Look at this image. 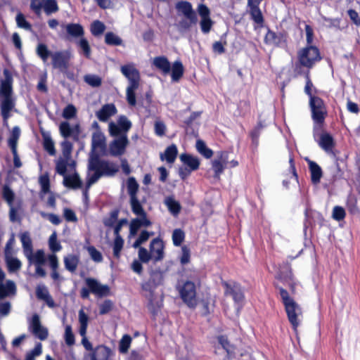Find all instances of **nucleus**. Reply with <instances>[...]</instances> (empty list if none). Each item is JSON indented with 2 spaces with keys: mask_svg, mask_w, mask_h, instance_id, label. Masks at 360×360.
Wrapping results in <instances>:
<instances>
[{
  "mask_svg": "<svg viewBox=\"0 0 360 360\" xmlns=\"http://www.w3.org/2000/svg\"><path fill=\"white\" fill-rule=\"evenodd\" d=\"M59 132L61 136L64 138V140L60 143L63 157H60L56 162V172L58 174H65L73 150V143L68 139L71 138L75 142L79 141L81 133L80 125L76 124L72 127L68 122L64 121L59 125Z\"/></svg>",
  "mask_w": 360,
  "mask_h": 360,
  "instance_id": "1",
  "label": "nucleus"
},
{
  "mask_svg": "<svg viewBox=\"0 0 360 360\" xmlns=\"http://www.w3.org/2000/svg\"><path fill=\"white\" fill-rule=\"evenodd\" d=\"M127 188L129 195L131 212L139 217L131 219L129 224V233L134 236L137 234L141 226L148 227L151 226L152 222L148 218L147 213L138 198L139 185L134 177H129L127 181Z\"/></svg>",
  "mask_w": 360,
  "mask_h": 360,
  "instance_id": "2",
  "label": "nucleus"
},
{
  "mask_svg": "<svg viewBox=\"0 0 360 360\" xmlns=\"http://www.w3.org/2000/svg\"><path fill=\"white\" fill-rule=\"evenodd\" d=\"M4 78L0 81V112L4 124H7L12 116L11 112L15 109V99L13 97V79L8 69L4 70Z\"/></svg>",
  "mask_w": 360,
  "mask_h": 360,
  "instance_id": "3",
  "label": "nucleus"
},
{
  "mask_svg": "<svg viewBox=\"0 0 360 360\" xmlns=\"http://www.w3.org/2000/svg\"><path fill=\"white\" fill-rule=\"evenodd\" d=\"M88 170L94 174L86 180V188L98 181L102 176H113L119 172L118 166L112 162L102 160L97 153L91 155L89 160Z\"/></svg>",
  "mask_w": 360,
  "mask_h": 360,
  "instance_id": "4",
  "label": "nucleus"
},
{
  "mask_svg": "<svg viewBox=\"0 0 360 360\" xmlns=\"http://www.w3.org/2000/svg\"><path fill=\"white\" fill-rule=\"evenodd\" d=\"M322 57L316 46H306L297 52V62L295 65L294 72L296 76L302 75L305 72L303 68L310 71L314 65L321 61Z\"/></svg>",
  "mask_w": 360,
  "mask_h": 360,
  "instance_id": "5",
  "label": "nucleus"
},
{
  "mask_svg": "<svg viewBox=\"0 0 360 360\" xmlns=\"http://www.w3.org/2000/svg\"><path fill=\"white\" fill-rule=\"evenodd\" d=\"M284 306L288 319L294 330H296L300 323L299 316L302 315L301 307L290 296L289 292L282 287L278 288Z\"/></svg>",
  "mask_w": 360,
  "mask_h": 360,
  "instance_id": "6",
  "label": "nucleus"
},
{
  "mask_svg": "<svg viewBox=\"0 0 360 360\" xmlns=\"http://www.w3.org/2000/svg\"><path fill=\"white\" fill-rule=\"evenodd\" d=\"M163 275L160 271H152L148 281L141 283V288L143 291L149 293L148 296V308L153 315H156L161 306L157 302H154L155 290L162 284Z\"/></svg>",
  "mask_w": 360,
  "mask_h": 360,
  "instance_id": "7",
  "label": "nucleus"
},
{
  "mask_svg": "<svg viewBox=\"0 0 360 360\" xmlns=\"http://www.w3.org/2000/svg\"><path fill=\"white\" fill-rule=\"evenodd\" d=\"M84 281L87 288H82L80 290V297L82 299H88L90 293L99 297H105L110 294V287L108 285H102L96 278H86Z\"/></svg>",
  "mask_w": 360,
  "mask_h": 360,
  "instance_id": "8",
  "label": "nucleus"
},
{
  "mask_svg": "<svg viewBox=\"0 0 360 360\" xmlns=\"http://www.w3.org/2000/svg\"><path fill=\"white\" fill-rule=\"evenodd\" d=\"M309 104L313 121L318 124L323 125L328 115L324 101L319 96L311 97Z\"/></svg>",
  "mask_w": 360,
  "mask_h": 360,
  "instance_id": "9",
  "label": "nucleus"
},
{
  "mask_svg": "<svg viewBox=\"0 0 360 360\" xmlns=\"http://www.w3.org/2000/svg\"><path fill=\"white\" fill-rule=\"evenodd\" d=\"M179 292L182 301L191 309H194L197 306L196 299V286L191 281H185L179 288Z\"/></svg>",
  "mask_w": 360,
  "mask_h": 360,
  "instance_id": "10",
  "label": "nucleus"
},
{
  "mask_svg": "<svg viewBox=\"0 0 360 360\" xmlns=\"http://www.w3.org/2000/svg\"><path fill=\"white\" fill-rule=\"evenodd\" d=\"M224 289V296H230L236 303H241L245 299L243 288L238 282L235 281H221Z\"/></svg>",
  "mask_w": 360,
  "mask_h": 360,
  "instance_id": "11",
  "label": "nucleus"
},
{
  "mask_svg": "<svg viewBox=\"0 0 360 360\" xmlns=\"http://www.w3.org/2000/svg\"><path fill=\"white\" fill-rule=\"evenodd\" d=\"M288 34L286 31L276 32L270 28L264 37V42L266 45L274 46L278 48H285L288 46Z\"/></svg>",
  "mask_w": 360,
  "mask_h": 360,
  "instance_id": "12",
  "label": "nucleus"
},
{
  "mask_svg": "<svg viewBox=\"0 0 360 360\" xmlns=\"http://www.w3.org/2000/svg\"><path fill=\"white\" fill-rule=\"evenodd\" d=\"M71 54L68 51H58L51 54V64L53 68L65 72L69 68Z\"/></svg>",
  "mask_w": 360,
  "mask_h": 360,
  "instance_id": "13",
  "label": "nucleus"
},
{
  "mask_svg": "<svg viewBox=\"0 0 360 360\" xmlns=\"http://www.w3.org/2000/svg\"><path fill=\"white\" fill-rule=\"evenodd\" d=\"M131 125V121L127 117L120 116L117 124L112 122L109 124V133L110 136H127Z\"/></svg>",
  "mask_w": 360,
  "mask_h": 360,
  "instance_id": "14",
  "label": "nucleus"
},
{
  "mask_svg": "<svg viewBox=\"0 0 360 360\" xmlns=\"http://www.w3.org/2000/svg\"><path fill=\"white\" fill-rule=\"evenodd\" d=\"M115 139L109 144V152L112 156L117 157L124 154L129 145L127 136H112Z\"/></svg>",
  "mask_w": 360,
  "mask_h": 360,
  "instance_id": "15",
  "label": "nucleus"
},
{
  "mask_svg": "<svg viewBox=\"0 0 360 360\" xmlns=\"http://www.w3.org/2000/svg\"><path fill=\"white\" fill-rule=\"evenodd\" d=\"M29 330L40 340H46L49 335L48 329L41 325L40 317L37 314L32 315L29 324Z\"/></svg>",
  "mask_w": 360,
  "mask_h": 360,
  "instance_id": "16",
  "label": "nucleus"
},
{
  "mask_svg": "<svg viewBox=\"0 0 360 360\" xmlns=\"http://www.w3.org/2000/svg\"><path fill=\"white\" fill-rule=\"evenodd\" d=\"M263 0H248V7L251 19L259 27H263L264 18L259 8V5Z\"/></svg>",
  "mask_w": 360,
  "mask_h": 360,
  "instance_id": "17",
  "label": "nucleus"
},
{
  "mask_svg": "<svg viewBox=\"0 0 360 360\" xmlns=\"http://www.w3.org/2000/svg\"><path fill=\"white\" fill-rule=\"evenodd\" d=\"M324 219L323 215L310 208H306L304 211V230L306 231L309 227L315 226L317 222L319 225H323Z\"/></svg>",
  "mask_w": 360,
  "mask_h": 360,
  "instance_id": "18",
  "label": "nucleus"
},
{
  "mask_svg": "<svg viewBox=\"0 0 360 360\" xmlns=\"http://www.w3.org/2000/svg\"><path fill=\"white\" fill-rule=\"evenodd\" d=\"M121 72L129 80V85L139 86L140 73L133 64L122 65Z\"/></svg>",
  "mask_w": 360,
  "mask_h": 360,
  "instance_id": "19",
  "label": "nucleus"
},
{
  "mask_svg": "<svg viewBox=\"0 0 360 360\" xmlns=\"http://www.w3.org/2000/svg\"><path fill=\"white\" fill-rule=\"evenodd\" d=\"M176 9L185 16V18L191 21V22H198V16L195 11L193 9L191 2L187 1H181L176 4Z\"/></svg>",
  "mask_w": 360,
  "mask_h": 360,
  "instance_id": "20",
  "label": "nucleus"
},
{
  "mask_svg": "<svg viewBox=\"0 0 360 360\" xmlns=\"http://www.w3.org/2000/svg\"><path fill=\"white\" fill-rule=\"evenodd\" d=\"M164 248L165 245L163 240L160 237L153 238L150 241L149 250L153 256V259L155 262L163 259L165 256Z\"/></svg>",
  "mask_w": 360,
  "mask_h": 360,
  "instance_id": "21",
  "label": "nucleus"
},
{
  "mask_svg": "<svg viewBox=\"0 0 360 360\" xmlns=\"http://www.w3.org/2000/svg\"><path fill=\"white\" fill-rule=\"evenodd\" d=\"M12 243V239H10L6 245L5 248V257H6V263L7 265V268L9 272H15L18 271L21 266V262L16 257H10L8 255L11 254V245Z\"/></svg>",
  "mask_w": 360,
  "mask_h": 360,
  "instance_id": "22",
  "label": "nucleus"
},
{
  "mask_svg": "<svg viewBox=\"0 0 360 360\" xmlns=\"http://www.w3.org/2000/svg\"><path fill=\"white\" fill-rule=\"evenodd\" d=\"M112 351L108 347L100 345L94 348L90 358L91 360H109Z\"/></svg>",
  "mask_w": 360,
  "mask_h": 360,
  "instance_id": "23",
  "label": "nucleus"
},
{
  "mask_svg": "<svg viewBox=\"0 0 360 360\" xmlns=\"http://www.w3.org/2000/svg\"><path fill=\"white\" fill-rule=\"evenodd\" d=\"M117 113V108L113 103L105 104L96 112V115L101 122H106Z\"/></svg>",
  "mask_w": 360,
  "mask_h": 360,
  "instance_id": "24",
  "label": "nucleus"
},
{
  "mask_svg": "<svg viewBox=\"0 0 360 360\" xmlns=\"http://www.w3.org/2000/svg\"><path fill=\"white\" fill-rule=\"evenodd\" d=\"M63 176V185L69 188L77 189L82 187V182L77 173L68 175L67 172L65 174H60Z\"/></svg>",
  "mask_w": 360,
  "mask_h": 360,
  "instance_id": "25",
  "label": "nucleus"
},
{
  "mask_svg": "<svg viewBox=\"0 0 360 360\" xmlns=\"http://www.w3.org/2000/svg\"><path fill=\"white\" fill-rule=\"evenodd\" d=\"M27 257L30 265L34 264L35 266L44 265L46 262L45 254L43 250H37L34 254L33 250L24 254Z\"/></svg>",
  "mask_w": 360,
  "mask_h": 360,
  "instance_id": "26",
  "label": "nucleus"
},
{
  "mask_svg": "<svg viewBox=\"0 0 360 360\" xmlns=\"http://www.w3.org/2000/svg\"><path fill=\"white\" fill-rule=\"evenodd\" d=\"M307 162L311 174V183L315 185L319 184L323 176V172L321 167L314 161L308 160Z\"/></svg>",
  "mask_w": 360,
  "mask_h": 360,
  "instance_id": "27",
  "label": "nucleus"
},
{
  "mask_svg": "<svg viewBox=\"0 0 360 360\" xmlns=\"http://www.w3.org/2000/svg\"><path fill=\"white\" fill-rule=\"evenodd\" d=\"M181 161L189 167L190 171H195L199 169L200 162L198 158L188 153H182L180 155Z\"/></svg>",
  "mask_w": 360,
  "mask_h": 360,
  "instance_id": "28",
  "label": "nucleus"
},
{
  "mask_svg": "<svg viewBox=\"0 0 360 360\" xmlns=\"http://www.w3.org/2000/svg\"><path fill=\"white\" fill-rule=\"evenodd\" d=\"M153 64L164 75L169 74L171 71V64L167 58L164 56L155 57Z\"/></svg>",
  "mask_w": 360,
  "mask_h": 360,
  "instance_id": "29",
  "label": "nucleus"
},
{
  "mask_svg": "<svg viewBox=\"0 0 360 360\" xmlns=\"http://www.w3.org/2000/svg\"><path fill=\"white\" fill-rule=\"evenodd\" d=\"M319 145L325 151L330 152L335 147V141L333 137L329 133L323 132L320 135Z\"/></svg>",
  "mask_w": 360,
  "mask_h": 360,
  "instance_id": "30",
  "label": "nucleus"
},
{
  "mask_svg": "<svg viewBox=\"0 0 360 360\" xmlns=\"http://www.w3.org/2000/svg\"><path fill=\"white\" fill-rule=\"evenodd\" d=\"M65 30L68 37L72 38L82 37L84 34V30L79 23H69L65 26Z\"/></svg>",
  "mask_w": 360,
  "mask_h": 360,
  "instance_id": "31",
  "label": "nucleus"
},
{
  "mask_svg": "<svg viewBox=\"0 0 360 360\" xmlns=\"http://www.w3.org/2000/svg\"><path fill=\"white\" fill-rule=\"evenodd\" d=\"M65 268L70 272L74 273L79 265V257L77 255L70 254L63 258Z\"/></svg>",
  "mask_w": 360,
  "mask_h": 360,
  "instance_id": "32",
  "label": "nucleus"
},
{
  "mask_svg": "<svg viewBox=\"0 0 360 360\" xmlns=\"http://www.w3.org/2000/svg\"><path fill=\"white\" fill-rule=\"evenodd\" d=\"M48 258L49 262V266L51 269V278L55 281L62 280V278L58 271L59 262L57 256L54 254H52L49 255Z\"/></svg>",
  "mask_w": 360,
  "mask_h": 360,
  "instance_id": "33",
  "label": "nucleus"
},
{
  "mask_svg": "<svg viewBox=\"0 0 360 360\" xmlns=\"http://www.w3.org/2000/svg\"><path fill=\"white\" fill-rule=\"evenodd\" d=\"M178 155V149L175 144H172L167 147L165 153L160 154L161 160H165L168 163H173Z\"/></svg>",
  "mask_w": 360,
  "mask_h": 360,
  "instance_id": "34",
  "label": "nucleus"
},
{
  "mask_svg": "<svg viewBox=\"0 0 360 360\" xmlns=\"http://www.w3.org/2000/svg\"><path fill=\"white\" fill-rule=\"evenodd\" d=\"M16 292L15 284L13 281L8 280L5 284L0 283V299H4Z\"/></svg>",
  "mask_w": 360,
  "mask_h": 360,
  "instance_id": "35",
  "label": "nucleus"
},
{
  "mask_svg": "<svg viewBox=\"0 0 360 360\" xmlns=\"http://www.w3.org/2000/svg\"><path fill=\"white\" fill-rule=\"evenodd\" d=\"M171 77L172 81L178 82L183 77L184 72V68L180 60H176L171 66Z\"/></svg>",
  "mask_w": 360,
  "mask_h": 360,
  "instance_id": "36",
  "label": "nucleus"
},
{
  "mask_svg": "<svg viewBox=\"0 0 360 360\" xmlns=\"http://www.w3.org/2000/svg\"><path fill=\"white\" fill-rule=\"evenodd\" d=\"M357 202L358 200L355 195L350 194L348 195L346 202V207L349 212L352 215L357 214L359 212V208L357 205Z\"/></svg>",
  "mask_w": 360,
  "mask_h": 360,
  "instance_id": "37",
  "label": "nucleus"
},
{
  "mask_svg": "<svg viewBox=\"0 0 360 360\" xmlns=\"http://www.w3.org/2000/svg\"><path fill=\"white\" fill-rule=\"evenodd\" d=\"M195 147L198 152L207 159L212 158L213 155L212 150L206 146L205 143L201 139L197 140Z\"/></svg>",
  "mask_w": 360,
  "mask_h": 360,
  "instance_id": "38",
  "label": "nucleus"
},
{
  "mask_svg": "<svg viewBox=\"0 0 360 360\" xmlns=\"http://www.w3.org/2000/svg\"><path fill=\"white\" fill-rule=\"evenodd\" d=\"M43 148L51 156H54L56 153L55 143L49 135H43Z\"/></svg>",
  "mask_w": 360,
  "mask_h": 360,
  "instance_id": "39",
  "label": "nucleus"
},
{
  "mask_svg": "<svg viewBox=\"0 0 360 360\" xmlns=\"http://www.w3.org/2000/svg\"><path fill=\"white\" fill-rule=\"evenodd\" d=\"M165 203L167 206L169 211L174 215L177 216L181 210V206L179 202L174 200L173 198H168Z\"/></svg>",
  "mask_w": 360,
  "mask_h": 360,
  "instance_id": "40",
  "label": "nucleus"
},
{
  "mask_svg": "<svg viewBox=\"0 0 360 360\" xmlns=\"http://www.w3.org/2000/svg\"><path fill=\"white\" fill-rule=\"evenodd\" d=\"M303 75H304L306 79L304 93L309 97V99H311V97H318L317 96L313 95V90L316 91V89L314 87L313 82L310 78L309 71L307 70Z\"/></svg>",
  "mask_w": 360,
  "mask_h": 360,
  "instance_id": "41",
  "label": "nucleus"
},
{
  "mask_svg": "<svg viewBox=\"0 0 360 360\" xmlns=\"http://www.w3.org/2000/svg\"><path fill=\"white\" fill-rule=\"evenodd\" d=\"M20 240L23 248V253L29 252L30 254V251L33 250V246L29 233H22L20 235Z\"/></svg>",
  "mask_w": 360,
  "mask_h": 360,
  "instance_id": "42",
  "label": "nucleus"
},
{
  "mask_svg": "<svg viewBox=\"0 0 360 360\" xmlns=\"http://www.w3.org/2000/svg\"><path fill=\"white\" fill-rule=\"evenodd\" d=\"M79 334H84L87 332L88 323H89V316L84 311L83 309H80L79 311Z\"/></svg>",
  "mask_w": 360,
  "mask_h": 360,
  "instance_id": "43",
  "label": "nucleus"
},
{
  "mask_svg": "<svg viewBox=\"0 0 360 360\" xmlns=\"http://www.w3.org/2000/svg\"><path fill=\"white\" fill-rule=\"evenodd\" d=\"M120 214L119 209H115L110 212L109 217L103 219V224L106 227L112 228L117 224Z\"/></svg>",
  "mask_w": 360,
  "mask_h": 360,
  "instance_id": "44",
  "label": "nucleus"
},
{
  "mask_svg": "<svg viewBox=\"0 0 360 360\" xmlns=\"http://www.w3.org/2000/svg\"><path fill=\"white\" fill-rule=\"evenodd\" d=\"M281 281L288 285L290 290L291 294L295 295L296 293V283L294 280V276L291 270L289 271L288 274L281 278Z\"/></svg>",
  "mask_w": 360,
  "mask_h": 360,
  "instance_id": "45",
  "label": "nucleus"
},
{
  "mask_svg": "<svg viewBox=\"0 0 360 360\" xmlns=\"http://www.w3.org/2000/svg\"><path fill=\"white\" fill-rule=\"evenodd\" d=\"M22 202L19 201L15 205L14 204L9 205V219L11 222L20 221L18 216V210L21 208Z\"/></svg>",
  "mask_w": 360,
  "mask_h": 360,
  "instance_id": "46",
  "label": "nucleus"
},
{
  "mask_svg": "<svg viewBox=\"0 0 360 360\" xmlns=\"http://www.w3.org/2000/svg\"><path fill=\"white\" fill-rule=\"evenodd\" d=\"M43 8L45 13L48 15L59 11L56 0H45Z\"/></svg>",
  "mask_w": 360,
  "mask_h": 360,
  "instance_id": "47",
  "label": "nucleus"
},
{
  "mask_svg": "<svg viewBox=\"0 0 360 360\" xmlns=\"http://www.w3.org/2000/svg\"><path fill=\"white\" fill-rule=\"evenodd\" d=\"M2 198L6 200L8 205L13 204L15 193L7 184H5L2 188Z\"/></svg>",
  "mask_w": 360,
  "mask_h": 360,
  "instance_id": "48",
  "label": "nucleus"
},
{
  "mask_svg": "<svg viewBox=\"0 0 360 360\" xmlns=\"http://www.w3.org/2000/svg\"><path fill=\"white\" fill-rule=\"evenodd\" d=\"M37 54L44 61L46 62L49 57H51L52 52H51L45 44H39L37 47Z\"/></svg>",
  "mask_w": 360,
  "mask_h": 360,
  "instance_id": "49",
  "label": "nucleus"
},
{
  "mask_svg": "<svg viewBox=\"0 0 360 360\" xmlns=\"http://www.w3.org/2000/svg\"><path fill=\"white\" fill-rule=\"evenodd\" d=\"M105 42L110 46H120L122 44V39L112 32L105 34Z\"/></svg>",
  "mask_w": 360,
  "mask_h": 360,
  "instance_id": "50",
  "label": "nucleus"
},
{
  "mask_svg": "<svg viewBox=\"0 0 360 360\" xmlns=\"http://www.w3.org/2000/svg\"><path fill=\"white\" fill-rule=\"evenodd\" d=\"M172 242L174 246H180L185 239V233L181 229H176L172 233Z\"/></svg>",
  "mask_w": 360,
  "mask_h": 360,
  "instance_id": "51",
  "label": "nucleus"
},
{
  "mask_svg": "<svg viewBox=\"0 0 360 360\" xmlns=\"http://www.w3.org/2000/svg\"><path fill=\"white\" fill-rule=\"evenodd\" d=\"M105 30V25L98 20H94L91 25V32L94 36L102 34Z\"/></svg>",
  "mask_w": 360,
  "mask_h": 360,
  "instance_id": "52",
  "label": "nucleus"
},
{
  "mask_svg": "<svg viewBox=\"0 0 360 360\" xmlns=\"http://www.w3.org/2000/svg\"><path fill=\"white\" fill-rule=\"evenodd\" d=\"M131 337L129 335H124L119 343V351L122 354H125L128 352L131 342Z\"/></svg>",
  "mask_w": 360,
  "mask_h": 360,
  "instance_id": "53",
  "label": "nucleus"
},
{
  "mask_svg": "<svg viewBox=\"0 0 360 360\" xmlns=\"http://www.w3.org/2000/svg\"><path fill=\"white\" fill-rule=\"evenodd\" d=\"M154 235V232H149L146 230L141 231L139 238L133 243V248H137L141 246V244L146 242L149 238Z\"/></svg>",
  "mask_w": 360,
  "mask_h": 360,
  "instance_id": "54",
  "label": "nucleus"
},
{
  "mask_svg": "<svg viewBox=\"0 0 360 360\" xmlns=\"http://www.w3.org/2000/svg\"><path fill=\"white\" fill-rule=\"evenodd\" d=\"M139 86L129 85L127 88V101L129 105L134 106L136 104L135 91Z\"/></svg>",
  "mask_w": 360,
  "mask_h": 360,
  "instance_id": "55",
  "label": "nucleus"
},
{
  "mask_svg": "<svg viewBox=\"0 0 360 360\" xmlns=\"http://www.w3.org/2000/svg\"><path fill=\"white\" fill-rule=\"evenodd\" d=\"M226 166L224 164L221 162V161H218L214 160L212 162V168L214 171V178L219 179L221 174L224 172Z\"/></svg>",
  "mask_w": 360,
  "mask_h": 360,
  "instance_id": "56",
  "label": "nucleus"
},
{
  "mask_svg": "<svg viewBox=\"0 0 360 360\" xmlns=\"http://www.w3.org/2000/svg\"><path fill=\"white\" fill-rule=\"evenodd\" d=\"M238 110L240 117H245L250 113V102L249 100L240 101L238 105Z\"/></svg>",
  "mask_w": 360,
  "mask_h": 360,
  "instance_id": "57",
  "label": "nucleus"
},
{
  "mask_svg": "<svg viewBox=\"0 0 360 360\" xmlns=\"http://www.w3.org/2000/svg\"><path fill=\"white\" fill-rule=\"evenodd\" d=\"M219 343L226 351L228 355H231L234 352L233 346L229 342L227 336L219 335L217 337Z\"/></svg>",
  "mask_w": 360,
  "mask_h": 360,
  "instance_id": "58",
  "label": "nucleus"
},
{
  "mask_svg": "<svg viewBox=\"0 0 360 360\" xmlns=\"http://www.w3.org/2000/svg\"><path fill=\"white\" fill-rule=\"evenodd\" d=\"M105 137L101 134H94L92 137L91 146L93 150L100 148H103L105 146Z\"/></svg>",
  "mask_w": 360,
  "mask_h": 360,
  "instance_id": "59",
  "label": "nucleus"
},
{
  "mask_svg": "<svg viewBox=\"0 0 360 360\" xmlns=\"http://www.w3.org/2000/svg\"><path fill=\"white\" fill-rule=\"evenodd\" d=\"M84 82L92 87H98L102 84L101 78L96 75H86L84 77Z\"/></svg>",
  "mask_w": 360,
  "mask_h": 360,
  "instance_id": "60",
  "label": "nucleus"
},
{
  "mask_svg": "<svg viewBox=\"0 0 360 360\" xmlns=\"http://www.w3.org/2000/svg\"><path fill=\"white\" fill-rule=\"evenodd\" d=\"M64 339L66 345L69 347L74 345L75 343V335L70 325H67L65 328Z\"/></svg>",
  "mask_w": 360,
  "mask_h": 360,
  "instance_id": "61",
  "label": "nucleus"
},
{
  "mask_svg": "<svg viewBox=\"0 0 360 360\" xmlns=\"http://www.w3.org/2000/svg\"><path fill=\"white\" fill-rule=\"evenodd\" d=\"M124 240L122 236L115 237L113 243V255L116 258H120V252L123 248Z\"/></svg>",
  "mask_w": 360,
  "mask_h": 360,
  "instance_id": "62",
  "label": "nucleus"
},
{
  "mask_svg": "<svg viewBox=\"0 0 360 360\" xmlns=\"http://www.w3.org/2000/svg\"><path fill=\"white\" fill-rule=\"evenodd\" d=\"M49 248L53 252H56L62 249V246L60 243L57 240V235L56 232H53L49 237Z\"/></svg>",
  "mask_w": 360,
  "mask_h": 360,
  "instance_id": "63",
  "label": "nucleus"
},
{
  "mask_svg": "<svg viewBox=\"0 0 360 360\" xmlns=\"http://www.w3.org/2000/svg\"><path fill=\"white\" fill-rule=\"evenodd\" d=\"M42 352L41 344L37 343L34 348L27 352L25 360H34L35 356H39Z\"/></svg>",
  "mask_w": 360,
  "mask_h": 360,
  "instance_id": "64",
  "label": "nucleus"
}]
</instances>
